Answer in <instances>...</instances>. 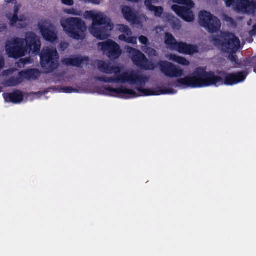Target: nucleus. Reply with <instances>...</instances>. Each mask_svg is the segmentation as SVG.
I'll return each instance as SVG.
<instances>
[{
	"label": "nucleus",
	"instance_id": "aec40b11",
	"mask_svg": "<svg viewBox=\"0 0 256 256\" xmlns=\"http://www.w3.org/2000/svg\"><path fill=\"white\" fill-rule=\"evenodd\" d=\"M166 57L169 60H172L184 66H188L190 64V62L188 60L179 56L170 54L166 55Z\"/></svg>",
	"mask_w": 256,
	"mask_h": 256
},
{
	"label": "nucleus",
	"instance_id": "c756f323",
	"mask_svg": "<svg viewBox=\"0 0 256 256\" xmlns=\"http://www.w3.org/2000/svg\"><path fill=\"white\" fill-rule=\"evenodd\" d=\"M139 41L144 44H146L148 42V39L146 37L141 36L139 37Z\"/></svg>",
	"mask_w": 256,
	"mask_h": 256
},
{
	"label": "nucleus",
	"instance_id": "0eeeda50",
	"mask_svg": "<svg viewBox=\"0 0 256 256\" xmlns=\"http://www.w3.org/2000/svg\"><path fill=\"white\" fill-rule=\"evenodd\" d=\"M212 42L222 51L228 53L235 52L240 46L239 38L230 33H221L212 38Z\"/></svg>",
	"mask_w": 256,
	"mask_h": 256
},
{
	"label": "nucleus",
	"instance_id": "ea45409f",
	"mask_svg": "<svg viewBox=\"0 0 256 256\" xmlns=\"http://www.w3.org/2000/svg\"><path fill=\"white\" fill-rule=\"evenodd\" d=\"M255 28H256V26H255Z\"/></svg>",
	"mask_w": 256,
	"mask_h": 256
},
{
	"label": "nucleus",
	"instance_id": "f8f14e48",
	"mask_svg": "<svg viewBox=\"0 0 256 256\" xmlns=\"http://www.w3.org/2000/svg\"><path fill=\"white\" fill-rule=\"evenodd\" d=\"M38 28L42 37L46 41L52 43L57 42V33L52 27L50 22L48 20H41L37 24Z\"/></svg>",
	"mask_w": 256,
	"mask_h": 256
},
{
	"label": "nucleus",
	"instance_id": "72a5a7b5",
	"mask_svg": "<svg viewBox=\"0 0 256 256\" xmlns=\"http://www.w3.org/2000/svg\"><path fill=\"white\" fill-rule=\"evenodd\" d=\"M68 46V44L66 42H62L60 44V48L62 50H64Z\"/></svg>",
	"mask_w": 256,
	"mask_h": 256
},
{
	"label": "nucleus",
	"instance_id": "ddd939ff",
	"mask_svg": "<svg viewBox=\"0 0 256 256\" xmlns=\"http://www.w3.org/2000/svg\"><path fill=\"white\" fill-rule=\"evenodd\" d=\"M98 49L112 59L119 58L122 54L120 46L111 40L98 43Z\"/></svg>",
	"mask_w": 256,
	"mask_h": 256
},
{
	"label": "nucleus",
	"instance_id": "c85d7f7f",
	"mask_svg": "<svg viewBox=\"0 0 256 256\" xmlns=\"http://www.w3.org/2000/svg\"><path fill=\"white\" fill-rule=\"evenodd\" d=\"M144 51L150 56H154L156 54V52L154 50L147 46H145Z\"/></svg>",
	"mask_w": 256,
	"mask_h": 256
},
{
	"label": "nucleus",
	"instance_id": "9b49d317",
	"mask_svg": "<svg viewBox=\"0 0 256 256\" xmlns=\"http://www.w3.org/2000/svg\"><path fill=\"white\" fill-rule=\"evenodd\" d=\"M41 65L46 72L52 70L58 63V52L54 48H45L42 50L40 56Z\"/></svg>",
	"mask_w": 256,
	"mask_h": 256
},
{
	"label": "nucleus",
	"instance_id": "4be33fe9",
	"mask_svg": "<svg viewBox=\"0 0 256 256\" xmlns=\"http://www.w3.org/2000/svg\"><path fill=\"white\" fill-rule=\"evenodd\" d=\"M148 20V18L146 15L142 14L137 16H136L131 24L137 28H141L144 26Z\"/></svg>",
	"mask_w": 256,
	"mask_h": 256
},
{
	"label": "nucleus",
	"instance_id": "4468645a",
	"mask_svg": "<svg viewBox=\"0 0 256 256\" xmlns=\"http://www.w3.org/2000/svg\"><path fill=\"white\" fill-rule=\"evenodd\" d=\"M126 49L135 64L143 67L146 70H154L155 68L153 64H146V58L139 50L129 46L126 47Z\"/></svg>",
	"mask_w": 256,
	"mask_h": 256
},
{
	"label": "nucleus",
	"instance_id": "473e14b6",
	"mask_svg": "<svg viewBox=\"0 0 256 256\" xmlns=\"http://www.w3.org/2000/svg\"><path fill=\"white\" fill-rule=\"evenodd\" d=\"M103 0H90V2L94 4H100Z\"/></svg>",
	"mask_w": 256,
	"mask_h": 256
},
{
	"label": "nucleus",
	"instance_id": "4c0bfd02",
	"mask_svg": "<svg viewBox=\"0 0 256 256\" xmlns=\"http://www.w3.org/2000/svg\"><path fill=\"white\" fill-rule=\"evenodd\" d=\"M6 2H8V3H10V2H13L14 0H6Z\"/></svg>",
	"mask_w": 256,
	"mask_h": 256
},
{
	"label": "nucleus",
	"instance_id": "7c9ffc66",
	"mask_svg": "<svg viewBox=\"0 0 256 256\" xmlns=\"http://www.w3.org/2000/svg\"><path fill=\"white\" fill-rule=\"evenodd\" d=\"M62 92L66 93H71L76 92V90L70 88H64L62 89Z\"/></svg>",
	"mask_w": 256,
	"mask_h": 256
},
{
	"label": "nucleus",
	"instance_id": "6ab92c4d",
	"mask_svg": "<svg viewBox=\"0 0 256 256\" xmlns=\"http://www.w3.org/2000/svg\"><path fill=\"white\" fill-rule=\"evenodd\" d=\"M22 95L20 92H16L12 94H6L4 98L6 101L13 103H18L22 100Z\"/></svg>",
	"mask_w": 256,
	"mask_h": 256
},
{
	"label": "nucleus",
	"instance_id": "f257e3e1",
	"mask_svg": "<svg viewBox=\"0 0 256 256\" xmlns=\"http://www.w3.org/2000/svg\"><path fill=\"white\" fill-rule=\"evenodd\" d=\"M246 76V74L242 72L230 74L226 77L224 82L220 76L210 72H207L205 68H198L195 70L192 76L177 79L174 82V85L182 88H204L211 86H218L224 84L233 85L244 82Z\"/></svg>",
	"mask_w": 256,
	"mask_h": 256
},
{
	"label": "nucleus",
	"instance_id": "5701e85b",
	"mask_svg": "<svg viewBox=\"0 0 256 256\" xmlns=\"http://www.w3.org/2000/svg\"><path fill=\"white\" fill-rule=\"evenodd\" d=\"M20 74L22 78L28 79H35L39 76L40 72L37 70H30L25 72H22Z\"/></svg>",
	"mask_w": 256,
	"mask_h": 256
},
{
	"label": "nucleus",
	"instance_id": "7ed1b4c3",
	"mask_svg": "<svg viewBox=\"0 0 256 256\" xmlns=\"http://www.w3.org/2000/svg\"><path fill=\"white\" fill-rule=\"evenodd\" d=\"M83 16L86 20H92L89 30L94 37L104 40L110 36L109 32L114 28V24L103 12L96 10H87L84 12Z\"/></svg>",
	"mask_w": 256,
	"mask_h": 256
},
{
	"label": "nucleus",
	"instance_id": "6e6552de",
	"mask_svg": "<svg viewBox=\"0 0 256 256\" xmlns=\"http://www.w3.org/2000/svg\"><path fill=\"white\" fill-rule=\"evenodd\" d=\"M174 4L171 9L180 17L187 22L194 20L195 16L191 9L195 6L192 0H172Z\"/></svg>",
	"mask_w": 256,
	"mask_h": 256
},
{
	"label": "nucleus",
	"instance_id": "f3484780",
	"mask_svg": "<svg viewBox=\"0 0 256 256\" xmlns=\"http://www.w3.org/2000/svg\"><path fill=\"white\" fill-rule=\"evenodd\" d=\"M116 30L122 33L118 36L120 40L130 44H136L137 38L135 36H132V32L128 26L124 24H117L116 26Z\"/></svg>",
	"mask_w": 256,
	"mask_h": 256
},
{
	"label": "nucleus",
	"instance_id": "cd10ccee",
	"mask_svg": "<svg viewBox=\"0 0 256 256\" xmlns=\"http://www.w3.org/2000/svg\"><path fill=\"white\" fill-rule=\"evenodd\" d=\"M159 2L158 0H146L144 2V5L148 10H149L148 5L151 7L156 6L155 5L158 4Z\"/></svg>",
	"mask_w": 256,
	"mask_h": 256
},
{
	"label": "nucleus",
	"instance_id": "dca6fc26",
	"mask_svg": "<svg viewBox=\"0 0 256 256\" xmlns=\"http://www.w3.org/2000/svg\"><path fill=\"white\" fill-rule=\"evenodd\" d=\"M227 6L233 5L234 8L245 12H251L255 8V3L248 0H224Z\"/></svg>",
	"mask_w": 256,
	"mask_h": 256
},
{
	"label": "nucleus",
	"instance_id": "a878e982",
	"mask_svg": "<svg viewBox=\"0 0 256 256\" xmlns=\"http://www.w3.org/2000/svg\"><path fill=\"white\" fill-rule=\"evenodd\" d=\"M64 11L66 14L74 16H81L82 13L81 10L74 8H66Z\"/></svg>",
	"mask_w": 256,
	"mask_h": 256
},
{
	"label": "nucleus",
	"instance_id": "a211bd4d",
	"mask_svg": "<svg viewBox=\"0 0 256 256\" xmlns=\"http://www.w3.org/2000/svg\"><path fill=\"white\" fill-rule=\"evenodd\" d=\"M121 10L124 19L131 24L136 16V14L132 9L128 6H122Z\"/></svg>",
	"mask_w": 256,
	"mask_h": 256
},
{
	"label": "nucleus",
	"instance_id": "393cba45",
	"mask_svg": "<svg viewBox=\"0 0 256 256\" xmlns=\"http://www.w3.org/2000/svg\"><path fill=\"white\" fill-rule=\"evenodd\" d=\"M149 7L150 12H152L154 16L156 17H160L162 14H164V9L162 6H154L151 7L149 5L148 6Z\"/></svg>",
	"mask_w": 256,
	"mask_h": 256
},
{
	"label": "nucleus",
	"instance_id": "f03ea898",
	"mask_svg": "<svg viewBox=\"0 0 256 256\" xmlns=\"http://www.w3.org/2000/svg\"><path fill=\"white\" fill-rule=\"evenodd\" d=\"M40 46V38L34 32H28L24 39L14 38L7 42L6 50L9 57L18 58L28 54L36 55L39 53Z\"/></svg>",
	"mask_w": 256,
	"mask_h": 256
},
{
	"label": "nucleus",
	"instance_id": "b1692460",
	"mask_svg": "<svg viewBox=\"0 0 256 256\" xmlns=\"http://www.w3.org/2000/svg\"><path fill=\"white\" fill-rule=\"evenodd\" d=\"M62 62L67 65H72L74 66H78L82 62V59L78 57L65 58Z\"/></svg>",
	"mask_w": 256,
	"mask_h": 256
},
{
	"label": "nucleus",
	"instance_id": "e433bc0d",
	"mask_svg": "<svg viewBox=\"0 0 256 256\" xmlns=\"http://www.w3.org/2000/svg\"><path fill=\"white\" fill-rule=\"evenodd\" d=\"M6 27L5 26L0 28V32H2V31L6 29Z\"/></svg>",
	"mask_w": 256,
	"mask_h": 256
},
{
	"label": "nucleus",
	"instance_id": "9d476101",
	"mask_svg": "<svg viewBox=\"0 0 256 256\" xmlns=\"http://www.w3.org/2000/svg\"><path fill=\"white\" fill-rule=\"evenodd\" d=\"M164 42L169 48L180 53L192 54L198 52L196 46L183 42L178 43L172 34L168 33L166 34Z\"/></svg>",
	"mask_w": 256,
	"mask_h": 256
},
{
	"label": "nucleus",
	"instance_id": "1a4fd4ad",
	"mask_svg": "<svg viewBox=\"0 0 256 256\" xmlns=\"http://www.w3.org/2000/svg\"><path fill=\"white\" fill-rule=\"evenodd\" d=\"M198 22L201 26L210 33L216 32L221 28L220 20L210 12L206 10L199 12Z\"/></svg>",
	"mask_w": 256,
	"mask_h": 256
},
{
	"label": "nucleus",
	"instance_id": "423d86ee",
	"mask_svg": "<svg viewBox=\"0 0 256 256\" xmlns=\"http://www.w3.org/2000/svg\"><path fill=\"white\" fill-rule=\"evenodd\" d=\"M108 90L110 95L114 96H120L126 98H134L140 96H159L161 94H172L176 93V91L171 88L140 89L139 90L141 93L140 94H137L133 90L123 88L118 89L110 88Z\"/></svg>",
	"mask_w": 256,
	"mask_h": 256
},
{
	"label": "nucleus",
	"instance_id": "58836bf2",
	"mask_svg": "<svg viewBox=\"0 0 256 256\" xmlns=\"http://www.w3.org/2000/svg\"><path fill=\"white\" fill-rule=\"evenodd\" d=\"M254 71L255 72H256V68H254Z\"/></svg>",
	"mask_w": 256,
	"mask_h": 256
},
{
	"label": "nucleus",
	"instance_id": "2eb2a0df",
	"mask_svg": "<svg viewBox=\"0 0 256 256\" xmlns=\"http://www.w3.org/2000/svg\"><path fill=\"white\" fill-rule=\"evenodd\" d=\"M161 72L166 76L170 78L180 77L184 74V70L176 66L171 62H160L158 64Z\"/></svg>",
	"mask_w": 256,
	"mask_h": 256
},
{
	"label": "nucleus",
	"instance_id": "39448f33",
	"mask_svg": "<svg viewBox=\"0 0 256 256\" xmlns=\"http://www.w3.org/2000/svg\"><path fill=\"white\" fill-rule=\"evenodd\" d=\"M99 68L103 72L107 74H116V78H109L106 82H109L128 83L130 84H141L142 78L135 72H128L118 74L120 72L118 67L112 68L108 64L104 62L98 63Z\"/></svg>",
	"mask_w": 256,
	"mask_h": 256
},
{
	"label": "nucleus",
	"instance_id": "2f4dec72",
	"mask_svg": "<svg viewBox=\"0 0 256 256\" xmlns=\"http://www.w3.org/2000/svg\"><path fill=\"white\" fill-rule=\"evenodd\" d=\"M62 4L68 5L72 6L74 4L73 0H61Z\"/></svg>",
	"mask_w": 256,
	"mask_h": 256
},
{
	"label": "nucleus",
	"instance_id": "412c9836",
	"mask_svg": "<svg viewBox=\"0 0 256 256\" xmlns=\"http://www.w3.org/2000/svg\"><path fill=\"white\" fill-rule=\"evenodd\" d=\"M19 4H16L14 8V12L6 14V17L10 22V24L12 26L16 25L18 26V12L20 8Z\"/></svg>",
	"mask_w": 256,
	"mask_h": 256
},
{
	"label": "nucleus",
	"instance_id": "bb28decb",
	"mask_svg": "<svg viewBox=\"0 0 256 256\" xmlns=\"http://www.w3.org/2000/svg\"><path fill=\"white\" fill-rule=\"evenodd\" d=\"M28 20V16L26 14H22L18 17V26H24L26 25Z\"/></svg>",
	"mask_w": 256,
	"mask_h": 256
},
{
	"label": "nucleus",
	"instance_id": "f704fd0d",
	"mask_svg": "<svg viewBox=\"0 0 256 256\" xmlns=\"http://www.w3.org/2000/svg\"><path fill=\"white\" fill-rule=\"evenodd\" d=\"M156 34H162V32H164L163 29L160 27H158L156 28Z\"/></svg>",
	"mask_w": 256,
	"mask_h": 256
},
{
	"label": "nucleus",
	"instance_id": "20e7f679",
	"mask_svg": "<svg viewBox=\"0 0 256 256\" xmlns=\"http://www.w3.org/2000/svg\"><path fill=\"white\" fill-rule=\"evenodd\" d=\"M63 30L68 36L75 40H83L87 30L86 23L82 18L76 17H63L60 20Z\"/></svg>",
	"mask_w": 256,
	"mask_h": 256
},
{
	"label": "nucleus",
	"instance_id": "c9c22d12",
	"mask_svg": "<svg viewBox=\"0 0 256 256\" xmlns=\"http://www.w3.org/2000/svg\"><path fill=\"white\" fill-rule=\"evenodd\" d=\"M4 65V62L2 58L0 56V69L2 68V66Z\"/></svg>",
	"mask_w": 256,
	"mask_h": 256
}]
</instances>
